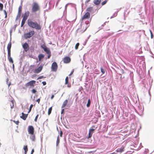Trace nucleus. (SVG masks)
I'll use <instances>...</instances> for the list:
<instances>
[{"instance_id":"1","label":"nucleus","mask_w":154,"mask_h":154,"mask_svg":"<svg viewBox=\"0 0 154 154\" xmlns=\"http://www.w3.org/2000/svg\"><path fill=\"white\" fill-rule=\"evenodd\" d=\"M28 25L33 28H35L37 29H41L40 26L36 22H33L31 20H29L28 22Z\"/></svg>"},{"instance_id":"2","label":"nucleus","mask_w":154,"mask_h":154,"mask_svg":"<svg viewBox=\"0 0 154 154\" xmlns=\"http://www.w3.org/2000/svg\"><path fill=\"white\" fill-rule=\"evenodd\" d=\"M40 7L38 4L36 2H34L32 8V12L34 13L38 11Z\"/></svg>"},{"instance_id":"3","label":"nucleus","mask_w":154,"mask_h":154,"mask_svg":"<svg viewBox=\"0 0 154 154\" xmlns=\"http://www.w3.org/2000/svg\"><path fill=\"white\" fill-rule=\"evenodd\" d=\"M29 11L26 12L24 14L21 23V27L23 26L25 24V22L29 16Z\"/></svg>"},{"instance_id":"4","label":"nucleus","mask_w":154,"mask_h":154,"mask_svg":"<svg viewBox=\"0 0 154 154\" xmlns=\"http://www.w3.org/2000/svg\"><path fill=\"white\" fill-rule=\"evenodd\" d=\"M41 47L43 49L44 51L48 54V58H50L51 56V52L49 49L44 45H41Z\"/></svg>"},{"instance_id":"5","label":"nucleus","mask_w":154,"mask_h":154,"mask_svg":"<svg viewBox=\"0 0 154 154\" xmlns=\"http://www.w3.org/2000/svg\"><path fill=\"white\" fill-rule=\"evenodd\" d=\"M35 82V81H31L26 84V87H28L29 88H33L34 86Z\"/></svg>"},{"instance_id":"6","label":"nucleus","mask_w":154,"mask_h":154,"mask_svg":"<svg viewBox=\"0 0 154 154\" xmlns=\"http://www.w3.org/2000/svg\"><path fill=\"white\" fill-rule=\"evenodd\" d=\"M35 33L34 31H31L28 33H25L24 34V36L26 38H29L31 37Z\"/></svg>"},{"instance_id":"7","label":"nucleus","mask_w":154,"mask_h":154,"mask_svg":"<svg viewBox=\"0 0 154 154\" xmlns=\"http://www.w3.org/2000/svg\"><path fill=\"white\" fill-rule=\"evenodd\" d=\"M57 69V63L55 62H53L51 66L52 71L56 72Z\"/></svg>"},{"instance_id":"8","label":"nucleus","mask_w":154,"mask_h":154,"mask_svg":"<svg viewBox=\"0 0 154 154\" xmlns=\"http://www.w3.org/2000/svg\"><path fill=\"white\" fill-rule=\"evenodd\" d=\"M28 131L29 134H34V128L32 126H29L28 128Z\"/></svg>"},{"instance_id":"9","label":"nucleus","mask_w":154,"mask_h":154,"mask_svg":"<svg viewBox=\"0 0 154 154\" xmlns=\"http://www.w3.org/2000/svg\"><path fill=\"white\" fill-rule=\"evenodd\" d=\"M90 16V13L87 12L83 16L82 18V21L85 19H88Z\"/></svg>"},{"instance_id":"10","label":"nucleus","mask_w":154,"mask_h":154,"mask_svg":"<svg viewBox=\"0 0 154 154\" xmlns=\"http://www.w3.org/2000/svg\"><path fill=\"white\" fill-rule=\"evenodd\" d=\"M70 61V58L68 57H65L63 59V62L65 63H68Z\"/></svg>"},{"instance_id":"11","label":"nucleus","mask_w":154,"mask_h":154,"mask_svg":"<svg viewBox=\"0 0 154 154\" xmlns=\"http://www.w3.org/2000/svg\"><path fill=\"white\" fill-rule=\"evenodd\" d=\"M42 66L40 65L39 67L35 69V72L36 73H38L42 70Z\"/></svg>"},{"instance_id":"12","label":"nucleus","mask_w":154,"mask_h":154,"mask_svg":"<svg viewBox=\"0 0 154 154\" xmlns=\"http://www.w3.org/2000/svg\"><path fill=\"white\" fill-rule=\"evenodd\" d=\"M21 114L22 116H20V118L24 120H25L27 117L28 114H25L23 112H22Z\"/></svg>"},{"instance_id":"13","label":"nucleus","mask_w":154,"mask_h":154,"mask_svg":"<svg viewBox=\"0 0 154 154\" xmlns=\"http://www.w3.org/2000/svg\"><path fill=\"white\" fill-rule=\"evenodd\" d=\"M23 47L26 51H27L29 46L27 43H24L23 45Z\"/></svg>"},{"instance_id":"14","label":"nucleus","mask_w":154,"mask_h":154,"mask_svg":"<svg viewBox=\"0 0 154 154\" xmlns=\"http://www.w3.org/2000/svg\"><path fill=\"white\" fill-rule=\"evenodd\" d=\"M31 135L30 136V139L32 141H34L35 139V136L34 134H30Z\"/></svg>"},{"instance_id":"15","label":"nucleus","mask_w":154,"mask_h":154,"mask_svg":"<svg viewBox=\"0 0 154 154\" xmlns=\"http://www.w3.org/2000/svg\"><path fill=\"white\" fill-rule=\"evenodd\" d=\"M101 0H94V3L97 5H98L100 3Z\"/></svg>"},{"instance_id":"16","label":"nucleus","mask_w":154,"mask_h":154,"mask_svg":"<svg viewBox=\"0 0 154 154\" xmlns=\"http://www.w3.org/2000/svg\"><path fill=\"white\" fill-rule=\"evenodd\" d=\"M68 102V100H65L63 102V104L62 106V108H64Z\"/></svg>"},{"instance_id":"17","label":"nucleus","mask_w":154,"mask_h":154,"mask_svg":"<svg viewBox=\"0 0 154 154\" xmlns=\"http://www.w3.org/2000/svg\"><path fill=\"white\" fill-rule=\"evenodd\" d=\"M94 130V129L93 128L90 129L88 133L89 137H91L92 135V134H91V133H92Z\"/></svg>"},{"instance_id":"18","label":"nucleus","mask_w":154,"mask_h":154,"mask_svg":"<svg viewBox=\"0 0 154 154\" xmlns=\"http://www.w3.org/2000/svg\"><path fill=\"white\" fill-rule=\"evenodd\" d=\"M23 149L25 151V152H24L25 154H26L27 153V152L28 151V150L27 146H24Z\"/></svg>"},{"instance_id":"19","label":"nucleus","mask_w":154,"mask_h":154,"mask_svg":"<svg viewBox=\"0 0 154 154\" xmlns=\"http://www.w3.org/2000/svg\"><path fill=\"white\" fill-rule=\"evenodd\" d=\"M11 43L10 42L8 44L7 46L8 50H11Z\"/></svg>"},{"instance_id":"20","label":"nucleus","mask_w":154,"mask_h":154,"mask_svg":"<svg viewBox=\"0 0 154 154\" xmlns=\"http://www.w3.org/2000/svg\"><path fill=\"white\" fill-rule=\"evenodd\" d=\"M44 57V55L42 54H40L38 56V58L39 60H40Z\"/></svg>"},{"instance_id":"21","label":"nucleus","mask_w":154,"mask_h":154,"mask_svg":"<svg viewBox=\"0 0 154 154\" xmlns=\"http://www.w3.org/2000/svg\"><path fill=\"white\" fill-rule=\"evenodd\" d=\"M117 152H122L124 151V148L123 147H122L120 149H117Z\"/></svg>"},{"instance_id":"22","label":"nucleus","mask_w":154,"mask_h":154,"mask_svg":"<svg viewBox=\"0 0 154 154\" xmlns=\"http://www.w3.org/2000/svg\"><path fill=\"white\" fill-rule=\"evenodd\" d=\"M85 29L84 31H85L88 28V27L89 26V25L88 24L89 22L88 21L85 22Z\"/></svg>"},{"instance_id":"23","label":"nucleus","mask_w":154,"mask_h":154,"mask_svg":"<svg viewBox=\"0 0 154 154\" xmlns=\"http://www.w3.org/2000/svg\"><path fill=\"white\" fill-rule=\"evenodd\" d=\"M90 104H91V100H90V99H88V101L87 103V105H86L87 106V107H89V106H90Z\"/></svg>"},{"instance_id":"24","label":"nucleus","mask_w":154,"mask_h":154,"mask_svg":"<svg viewBox=\"0 0 154 154\" xmlns=\"http://www.w3.org/2000/svg\"><path fill=\"white\" fill-rule=\"evenodd\" d=\"M8 60L11 63H13V59L11 57H8Z\"/></svg>"},{"instance_id":"25","label":"nucleus","mask_w":154,"mask_h":154,"mask_svg":"<svg viewBox=\"0 0 154 154\" xmlns=\"http://www.w3.org/2000/svg\"><path fill=\"white\" fill-rule=\"evenodd\" d=\"M52 110V107H50L48 109V115H49L51 113V111Z\"/></svg>"},{"instance_id":"26","label":"nucleus","mask_w":154,"mask_h":154,"mask_svg":"<svg viewBox=\"0 0 154 154\" xmlns=\"http://www.w3.org/2000/svg\"><path fill=\"white\" fill-rule=\"evenodd\" d=\"M59 142H60V139H59V136H58L57 137V141H56L57 146L58 145V144L59 143Z\"/></svg>"},{"instance_id":"27","label":"nucleus","mask_w":154,"mask_h":154,"mask_svg":"<svg viewBox=\"0 0 154 154\" xmlns=\"http://www.w3.org/2000/svg\"><path fill=\"white\" fill-rule=\"evenodd\" d=\"M33 106V104H32L30 105V106L29 107V111L28 112V113H29L31 111L32 109Z\"/></svg>"},{"instance_id":"28","label":"nucleus","mask_w":154,"mask_h":154,"mask_svg":"<svg viewBox=\"0 0 154 154\" xmlns=\"http://www.w3.org/2000/svg\"><path fill=\"white\" fill-rule=\"evenodd\" d=\"M101 72L102 74H104L105 73V70L103 69L102 67L100 68Z\"/></svg>"},{"instance_id":"29","label":"nucleus","mask_w":154,"mask_h":154,"mask_svg":"<svg viewBox=\"0 0 154 154\" xmlns=\"http://www.w3.org/2000/svg\"><path fill=\"white\" fill-rule=\"evenodd\" d=\"M139 109L140 110L141 112H142L143 110V107L142 106H139Z\"/></svg>"},{"instance_id":"30","label":"nucleus","mask_w":154,"mask_h":154,"mask_svg":"<svg viewBox=\"0 0 154 154\" xmlns=\"http://www.w3.org/2000/svg\"><path fill=\"white\" fill-rule=\"evenodd\" d=\"M8 57H11V50H8Z\"/></svg>"},{"instance_id":"31","label":"nucleus","mask_w":154,"mask_h":154,"mask_svg":"<svg viewBox=\"0 0 154 154\" xmlns=\"http://www.w3.org/2000/svg\"><path fill=\"white\" fill-rule=\"evenodd\" d=\"M79 43H77L75 46V48L76 50L78 49L79 46Z\"/></svg>"},{"instance_id":"32","label":"nucleus","mask_w":154,"mask_h":154,"mask_svg":"<svg viewBox=\"0 0 154 154\" xmlns=\"http://www.w3.org/2000/svg\"><path fill=\"white\" fill-rule=\"evenodd\" d=\"M92 10V8L91 7L88 8L87 9V11H91Z\"/></svg>"},{"instance_id":"33","label":"nucleus","mask_w":154,"mask_h":154,"mask_svg":"<svg viewBox=\"0 0 154 154\" xmlns=\"http://www.w3.org/2000/svg\"><path fill=\"white\" fill-rule=\"evenodd\" d=\"M3 5L2 4L0 3V10H2Z\"/></svg>"},{"instance_id":"34","label":"nucleus","mask_w":154,"mask_h":154,"mask_svg":"<svg viewBox=\"0 0 154 154\" xmlns=\"http://www.w3.org/2000/svg\"><path fill=\"white\" fill-rule=\"evenodd\" d=\"M117 13H115L113 14V15L110 18H112L115 17H116L117 16Z\"/></svg>"},{"instance_id":"35","label":"nucleus","mask_w":154,"mask_h":154,"mask_svg":"<svg viewBox=\"0 0 154 154\" xmlns=\"http://www.w3.org/2000/svg\"><path fill=\"white\" fill-rule=\"evenodd\" d=\"M68 77H66L65 79V84L68 83Z\"/></svg>"},{"instance_id":"36","label":"nucleus","mask_w":154,"mask_h":154,"mask_svg":"<svg viewBox=\"0 0 154 154\" xmlns=\"http://www.w3.org/2000/svg\"><path fill=\"white\" fill-rule=\"evenodd\" d=\"M22 11V7L20 6L18 8V12L19 13H21V12Z\"/></svg>"},{"instance_id":"37","label":"nucleus","mask_w":154,"mask_h":154,"mask_svg":"<svg viewBox=\"0 0 154 154\" xmlns=\"http://www.w3.org/2000/svg\"><path fill=\"white\" fill-rule=\"evenodd\" d=\"M107 1L105 0L103 2H102L101 4L102 5H105L107 2Z\"/></svg>"},{"instance_id":"38","label":"nucleus","mask_w":154,"mask_h":154,"mask_svg":"<svg viewBox=\"0 0 154 154\" xmlns=\"http://www.w3.org/2000/svg\"><path fill=\"white\" fill-rule=\"evenodd\" d=\"M4 12L5 14V18H6L7 17V13L6 11L5 10H4Z\"/></svg>"},{"instance_id":"39","label":"nucleus","mask_w":154,"mask_h":154,"mask_svg":"<svg viewBox=\"0 0 154 154\" xmlns=\"http://www.w3.org/2000/svg\"><path fill=\"white\" fill-rule=\"evenodd\" d=\"M13 122L17 125H18L19 123V121H15L14 120Z\"/></svg>"},{"instance_id":"40","label":"nucleus","mask_w":154,"mask_h":154,"mask_svg":"<svg viewBox=\"0 0 154 154\" xmlns=\"http://www.w3.org/2000/svg\"><path fill=\"white\" fill-rule=\"evenodd\" d=\"M36 92V91L35 89H33L32 90V92L33 94H35Z\"/></svg>"},{"instance_id":"41","label":"nucleus","mask_w":154,"mask_h":154,"mask_svg":"<svg viewBox=\"0 0 154 154\" xmlns=\"http://www.w3.org/2000/svg\"><path fill=\"white\" fill-rule=\"evenodd\" d=\"M38 116V115H37L35 117V118L34 120V121L35 122H36L37 121V119Z\"/></svg>"},{"instance_id":"42","label":"nucleus","mask_w":154,"mask_h":154,"mask_svg":"<svg viewBox=\"0 0 154 154\" xmlns=\"http://www.w3.org/2000/svg\"><path fill=\"white\" fill-rule=\"evenodd\" d=\"M21 13L18 12L17 15V17H20L21 15Z\"/></svg>"},{"instance_id":"43","label":"nucleus","mask_w":154,"mask_h":154,"mask_svg":"<svg viewBox=\"0 0 154 154\" xmlns=\"http://www.w3.org/2000/svg\"><path fill=\"white\" fill-rule=\"evenodd\" d=\"M63 135V132L62 131H60V137H62Z\"/></svg>"},{"instance_id":"44","label":"nucleus","mask_w":154,"mask_h":154,"mask_svg":"<svg viewBox=\"0 0 154 154\" xmlns=\"http://www.w3.org/2000/svg\"><path fill=\"white\" fill-rule=\"evenodd\" d=\"M42 83L44 85H46V82H43Z\"/></svg>"},{"instance_id":"45","label":"nucleus","mask_w":154,"mask_h":154,"mask_svg":"<svg viewBox=\"0 0 154 154\" xmlns=\"http://www.w3.org/2000/svg\"><path fill=\"white\" fill-rule=\"evenodd\" d=\"M40 101V99L39 98H38L36 100V102H38V103H39Z\"/></svg>"},{"instance_id":"46","label":"nucleus","mask_w":154,"mask_h":154,"mask_svg":"<svg viewBox=\"0 0 154 154\" xmlns=\"http://www.w3.org/2000/svg\"><path fill=\"white\" fill-rule=\"evenodd\" d=\"M43 77V76H40V77H38V78H37V79H40L42 78Z\"/></svg>"},{"instance_id":"47","label":"nucleus","mask_w":154,"mask_h":154,"mask_svg":"<svg viewBox=\"0 0 154 154\" xmlns=\"http://www.w3.org/2000/svg\"><path fill=\"white\" fill-rule=\"evenodd\" d=\"M34 152V149H32L31 151V154H33Z\"/></svg>"},{"instance_id":"48","label":"nucleus","mask_w":154,"mask_h":154,"mask_svg":"<svg viewBox=\"0 0 154 154\" xmlns=\"http://www.w3.org/2000/svg\"><path fill=\"white\" fill-rule=\"evenodd\" d=\"M153 37V34L152 32H151V38H152Z\"/></svg>"},{"instance_id":"49","label":"nucleus","mask_w":154,"mask_h":154,"mask_svg":"<svg viewBox=\"0 0 154 154\" xmlns=\"http://www.w3.org/2000/svg\"><path fill=\"white\" fill-rule=\"evenodd\" d=\"M73 71H74V70H73L69 74V75H71L73 73Z\"/></svg>"},{"instance_id":"50","label":"nucleus","mask_w":154,"mask_h":154,"mask_svg":"<svg viewBox=\"0 0 154 154\" xmlns=\"http://www.w3.org/2000/svg\"><path fill=\"white\" fill-rule=\"evenodd\" d=\"M64 109H62L61 110V114H63L64 112Z\"/></svg>"},{"instance_id":"51","label":"nucleus","mask_w":154,"mask_h":154,"mask_svg":"<svg viewBox=\"0 0 154 154\" xmlns=\"http://www.w3.org/2000/svg\"><path fill=\"white\" fill-rule=\"evenodd\" d=\"M90 0H86L85 2V3H88L89 1H90Z\"/></svg>"},{"instance_id":"52","label":"nucleus","mask_w":154,"mask_h":154,"mask_svg":"<svg viewBox=\"0 0 154 154\" xmlns=\"http://www.w3.org/2000/svg\"><path fill=\"white\" fill-rule=\"evenodd\" d=\"M54 97V95H52L51 96V99H52Z\"/></svg>"},{"instance_id":"53","label":"nucleus","mask_w":154,"mask_h":154,"mask_svg":"<svg viewBox=\"0 0 154 154\" xmlns=\"http://www.w3.org/2000/svg\"><path fill=\"white\" fill-rule=\"evenodd\" d=\"M12 29H11L10 30V32L11 35V34L12 33Z\"/></svg>"},{"instance_id":"54","label":"nucleus","mask_w":154,"mask_h":154,"mask_svg":"<svg viewBox=\"0 0 154 154\" xmlns=\"http://www.w3.org/2000/svg\"><path fill=\"white\" fill-rule=\"evenodd\" d=\"M12 67H13V70H14V64H13V65H12Z\"/></svg>"},{"instance_id":"55","label":"nucleus","mask_w":154,"mask_h":154,"mask_svg":"<svg viewBox=\"0 0 154 154\" xmlns=\"http://www.w3.org/2000/svg\"><path fill=\"white\" fill-rule=\"evenodd\" d=\"M68 4H67L66 5V6H65V9H66V8H67V5H68Z\"/></svg>"},{"instance_id":"56","label":"nucleus","mask_w":154,"mask_h":154,"mask_svg":"<svg viewBox=\"0 0 154 154\" xmlns=\"http://www.w3.org/2000/svg\"><path fill=\"white\" fill-rule=\"evenodd\" d=\"M67 86L68 87L70 88V85H68Z\"/></svg>"},{"instance_id":"57","label":"nucleus","mask_w":154,"mask_h":154,"mask_svg":"<svg viewBox=\"0 0 154 154\" xmlns=\"http://www.w3.org/2000/svg\"><path fill=\"white\" fill-rule=\"evenodd\" d=\"M149 31L150 32V34H151V32H152L150 30H149Z\"/></svg>"},{"instance_id":"58","label":"nucleus","mask_w":154,"mask_h":154,"mask_svg":"<svg viewBox=\"0 0 154 154\" xmlns=\"http://www.w3.org/2000/svg\"><path fill=\"white\" fill-rule=\"evenodd\" d=\"M58 2H57V4H56V5H57L58 4Z\"/></svg>"},{"instance_id":"59","label":"nucleus","mask_w":154,"mask_h":154,"mask_svg":"<svg viewBox=\"0 0 154 154\" xmlns=\"http://www.w3.org/2000/svg\"><path fill=\"white\" fill-rule=\"evenodd\" d=\"M10 83H9L8 85V86H10Z\"/></svg>"},{"instance_id":"60","label":"nucleus","mask_w":154,"mask_h":154,"mask_svg":"<svg viewBox=\"0 0 154 154\" xmlns=\"http://www.w3.org/2000/svg\"><path fill=\"white\" fill-rule=\"evenodd\" d=\"M104 24H105V23H104Z\"/></svg>"}]
</instances>
